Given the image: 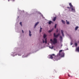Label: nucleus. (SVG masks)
Returning a JSON list of instances; mask_svg holds the SVG:
<instances>
[{
	"instance_id": "f257e3e1",
	"label": "nucleus",
	"mask_w": 79,
	"mask_h": 79,
	"mask_svg": "<svg viewBox=\"0 0 79 79\" xmlns=\"http://www.w3.org/2000/svg\"><path fill=\"white\" fill-rule=\"evenodd\" d=\"M63 50H60L59 51V53L57 55V57H56L55 58H56V60H59L60 57H63L64 56V53L62 52Z\"/></svg>"
},
{
	"instance_id": "f03ea898",
	"label": "nucleus",
	"mask_w": 79,
	"mask_h": 79,
	"mask_svg": "<svg viewBox=\"0 0 79 79\" xmlns=\"http://www.w3.org/2000/svg\"><path fill=\"white\" fill-rule=\"evenodd\" d=\"M49 56H50V58L51 59H53L54 61H58V60H56V58H55V57H57V56H56L54 54L49 55Z\"/></svg>"
},
{
	"instance_id": "7ed1b4c3",
	"label": "nucleus",
	"mask_w": 79,
	"mask_h": 79,
	"mask_svg": "<svg viewBox=\"0 0 79 79\" xmlns=\"http://www.w3.org/2000/svg\"><path fill=\"white\" fill-rule=\"evenodd\" d=\"M69 5L70 6V7L71 8V11H72V12H76L75 7H73V6L72 5L71 3H69Z\"/></svg>"
},
{
	"instance_id": "20e7f679",
	"label": "nucleus",
	"mask_w": 79,
	"mask_h": 79,
	"mask_svg": "<svg viewBox=\"0 0 79 79\" xmlns=\"http://www.w3.org/2000/svg\"><path fill=\"white\" fill-rule=\"evenodd\" d=\"M57 39L56 38H54L53 39V41L52 43L53 44H56L57 43Z\"/></svg>"
},
{
	"instance_id": "39448f33",
	"label": "nucleus",
	"mask_w": 79,
	"mask_h": 79,
	"mask_svg": "<svg viewBox=\"0 0 79 79\" xmlns=\"http://www.w3.org/2000/svg\"><path fill=\"white\" fill-rule=\"evenodd\" d=\"M60 34L59 33L58 34L56 35V34L54 33V37H56V38H57V37L60 35Z\"/></svg>"
},
{
	"instance_id": "423d86ee",
	"label": "nucleus",
	"mask_w": 79,
	"mask_h": 79,
	"mask_svg": "<svg viewBox=\"0 0 79 79\" xmlns=\"http://www.w3.org/2000/svg\"><path fill=\"white\" fill-rule=\"evenodd\" d=\"M64 31L63 30H61V33L62 34V35L63 37H64V33H63Z\"/></svg>"
},
{
	"instance_id": "0eeeda50",
	"label": "nucleus",
	"mask_w": 79,
	"mask_h": 79,
	"mask_svg": "<svg viewBox=\"0 0 79 79\" xmlns=\"http://www.w3.org/2000/svg\"><path fill=\"white\" fill-rule=\"evenodd\" d=\"M39 23V22H37L35 23V27H36L37 26V25Z\"/></svg>"
},
{
	"instance_id": "6e6552de",
	"label": "nucleus",
	"mask_w": 79,
	"mask_h": 79,
	"mask_svg": "<svg viewBox=\"0 0 79 79\" xmlns=\"http://www.w3.org/2000/svg\"><path fill=\"white\" fill-rule=\"evenodd\" d=\"M29 35L30 37L31 36V35H32L31 34V31H30V30H29Z\"/></svg>"
},
{
	"instance_id": "1a4fd4ad",
	"label": "nucleus",
	"mask_w": 79,
	"mask_h": 79,
	"mask_svg": "<svg viewBox=\"0 0 79 79\" xmlns=\"http://www.w3.org/2000/svg\"><path fill=\"white\" fill-rule=\"evenodd\" d=\"M56 17H54L53 19V21H55V20H56Z\"/></svg>"
},
{
	"instance_id": "9d476101",
	"label": "nucleus",
	"mask_w": 79,
	"mask_h": 79,
	"mask_svg": "<svg viewBox=\"0 0 79 79\" xmlns=\"http://www.w3.org/2000/svg\"><path fill=\"white\" fill-rule=\"evenodd\" d=\"M47 37V35L45 34H44L43 35V38L45 39L46 37Z\"/></svg>"
},
{
	"instance_id": "9b49d317",
	"label": "nucleus",
	"mask_w": 79,
	"mask_h": 79,
	"mask_svg": "<svg viewBox=\"0 0 79 79\" xmlns=\"http://www.w3.org/2000/svg\"><path fill=\"white\" fill-rule=\"evenodd\" d=\"M53 31V28H52L51 30H49L48 31V32H51L52 31Z\"/></svg>"
},
{
	"instance_id": "f8f14e48",
	"label": "nucleus",
	"mask_w": 79,
	"mask_h": 79,
	"mask_svg": "<svg viewBox=\"0 0 79 79\" xmlns=\"http://www.w3.org/2000/svg\"><path fill=\"white\" fill-rule=\"evenodd\" d=\"M61 21L62 23H63V24H65V22L64 21V20H62Z\"/></svg>"
},
{
	"instance_id": "ddd939ff",
	"label": "nucleus",
	"mask_w": 79,
	"mask_h": 79,
	"mask_svg": "<svg viewBox=\"0 0 79 79\" xmlns=\"http://www.w3.org/2000/svg\"><path fill=\"white\" fill-rule=\"evenodd\" d=\"M78 28L79 27H76L75 28V30L76 31L77 30Z\"/></svg>"
},
{
	"instance_id": "4468645a",
	"label": "nucleus",
	"mask_w": 79,
	"mask_h": 79,
	"mask_svg": "<svg viewBox=\"0 0 79 79\" xmlns=\"http://www.w3.org/2000/svg\"><path fill=\"white\" fill-rule=\"evenodd\" d=\"M74 44H75V47H77V43H74Z\"/></svg>"
},
{
	"instance_id": "2eb2a0df",
	"label": "nucleus",
	"mask_w": 79,
	"mask_h": 79,
	"mask_svg": "<svg viewBox=\"0 0 79 79\" xmlns=\"http://www.w3.org/2000/svg\"><path fill=\"white\" fill-rule=\"evenodd\" d=\"M52 23V21H50L49 22H48V23L49 24H51Z\"/></svg>"
},
{
	"instance_id": "dca6fc26",
	"label": "nucleus",
	"mask_w": 79,
	"mask_h": 79,
	"mask_svg": "<svg viewBox=\"0 0 79 79\" xmlns=\"http://www.w3.org/2000/svg\"><path fill=\"white\" fill-rule=\"evenodd\" d=\"M47 38L45 39V44H47Z\"/></svg>"
},
{
	"instance_id": "f3484780",
	"label": "nucleus",
	"mask_w": 79,
	"mask_h": 79,
	"mask_svg": "<svg viewBox=\"0 0 79 79\" xmlns=\"http://www.w3.org/2000/svg\"><path fill=\"white\" fill-rule=\"evenodd\" d=\"M75 52H79V50H76Z\"/></svg>"
},
{
	"instance_id": "a211bd4d",
	"label": "nucleus",
	"mask_w": 79,
	"mask_h": 79,
	"mask_svg": "<svg viewBox=\"0 0 79 79\" xmlns=\"http://www.w3.org/2000/svg\"><path fill=\"white\" fill-rule=\"evenodd\" d=\"M57 25V24H55V29H56V26Z\"/></svg>"
},
{
	"instance_id": "6ab92c4d",
	"label": "nucleus",
	"mask_w": 79,
	"mask_h": 79,
	"mask_svg": "<svg viewBox=\"0 0 79 79\" xmlns=\"http://www.w3.org/2000/svg\"><path fill=\"white\" fill-rule=\"evenodd\" d=\"M67 8H68V9H69V10H70V9H71V7H67Z\"/></svg>"
},
{
	"instance_id": "aec40b11",
	"label": "nucleus",
	"mask_w": 79,
	"mask_h": 79,
	"mask_svg": "<svg viewBox=\"0 0 79 79\" xmlns=\"http://www.w3.org/2000/svg\"><path fill=\"white\" fill-rule=\"evenodd\" d=\"M67 24H69V22H67Z\"/></svg>"
},
{
	"instance_id": "412c9836",
	"label": "nucleus",
	"mask_w": 79,
	"mask_h": 79,
	"mask_svg": "<svg viewBox=\"0 0 79 79\" xmlns=\"http://www.w3.org/2000/svg\"><path fill=\"white\" fill-rule=\"evenodd\" d=\"M20 24L21 26H22V22H20Z\"/></svg>"
},
{
	"instance_id": "4be33fe9",
	"label": "nucleus",
	"mask_w": 79,
	"mask_h": 79,
	"mask_svg": "<svg viewBox=\"0 0 79 79\" xmlns=\"http://www.w3.org/2000/svg\"><path fill=\"white\" fill-rule=\"evenodd\" d=\"M50 41H51V42H52V43H53V40H52V39H51L50 40Z\"/></svg>"
},
{
	"instance_id": "5701e85b",
	"label": "nucleus",
	"mask_w": 79,
	"mask_h": 79,
	"mask_svg": "<svg viewBox=\"0 0 79 79\" xmlns=\"http://www.w3.org/2000/svg\"><path fill=\"white\" fill-rule=\"evenodd\" d=\"M68 76L69 77H73V76H70V75H69V74H68Z\"/></svg>"
},
{
	"instance_id": "b1692460",
	"label": "nucleus",
	"mask_w": 79,
	"mask_h": 79,
	"mask_svg": "<svg viewBox=\"0 0 79 79\" xmlns=\"http://www.w3.org/2000/svg\"><path fill=\"white\" fill-rule=\"evenodd\" d=\"M50 48H51V49H52V48H53V47L52 46V47L51 48L50 47Z\"/></svg>"
},
{
	"instance_id": "393cba45",
	"label": "nucleus",
	"mask_w": 79,
	"mask_h": 79,
	"mask_svg": "<svg viewBox=\"0 0 79 79\" xmlns=\"http://www.w3.org/2000/svg\"><path fill=\"white\" fill-rule=\"evenodd\" d=\"M56 32H58V29H56Z\"/></svg>"
},
{
	"instance_id": "a878e982",
	"label": "nucleus",
	"mask_w": 79,
	"mask_h": 79,
	"mask_svg": "<svg viewBox=\"0 0 79 79\" xmlns=\"http://www.w3.org/2000/svg\"><path fill=\"white\" fill-rule=\"evenodd\" d=\"M76 50H79V47L77 48L76 49Z\"/></svg>"
},
{
	"instance_id": "bb28decb",
	"label": "nucleus",
	"mask_w": 79,
	"mask_h": 79,
	"mask_svg": "<svg viewBox=\"0 0 79 79\" xmlns=\"http://www.w3.org/2000/svg\"><path fill=\"white\" fill-rule=\"evenodd\" d=\"M60 39H62V36H60Z\"/></svg>"
},
{
	"instance_id": "cd10ccee",
	"label": "nucleus",
	"mask_w": 79,
	"mask_h": 79,
	"mask_svg": "<svg viewBox=\"0 0 79 79\" xmlns=\"http://www.w3.org/2000/svg\"><path fill=\"white\" fill-rule=\"evenodd\" d=\"M22 32L23 33H24V31H23V30H22Z\"/></svg>"
},
{
	"instance_id": "c85d7f7f",
	"label": "nucleus",
	"mask_w": 79,
	"mask_h": 79,
	"mask_svg": "<svg viewBox=\"0 0 79 79\" xmlns=\"http://www.w3.org/2000/svg\"><path fill=\"white\" fill-rule=\"evenodd\" d=\"M42 31V30H40V32Z\"/></svg>"
},
{
	"instance_id": "c756f323",
	"label": "nucleus",
	"mask_w": 79,
	"mask_h": 79,
	"mask_svg": "<svg viewBox=\"0 0 79 79\" xmlns=\"http://www.w3.org/2000/svg\"><path fill=\"white\" fill-rule=\"evenodd\" d=\"M43 43H44V42H45V41H44V40H43Z\"/></svg>"
},
{
	"instance_id": "7c9ffc66",
	"label": "nucleus",
	"mask_w": 79,
	"mask_h": 79,
	"mask_svg": "<svg viewBox=\"0 0 79 79\" xmlns=\"http://www.w3.org/2000/svg\"><path fill=\"white\" fill-rule=\"evenodd\" d=\"M42 28L41 27L40 28V30H42Z\"/></svg>"
},
{
	"instance_id": "2f4dec72",
	"label": "nucleus",
	"mask_w": 79,
	"mask_h": 79,
	"mask_svg": "<svg viewBox=\"0 0 79 79\" xmlns=\"http://www.w3.org/2000/svg\"><path fill=\"white\" fill-rule=\"evenodd\" d=\"M66 21L67 22H68V20H66Z\"/></svg>"
},
{
	"instance_id": "473e14b6",
	"label": "nucleus",
	"mask_w": 79,
	"mask_h": 79,
	"mask_svg": "<svg viewBox=\"0 0 79 79\" xmlns=\"http://www.w3.org/2000/svg\"><path fill=\"white\" fill-rule=\"evenodd\" d=\"M8 2H10V0H8Z\"/></svg>"
},
{
	"instance_id": "72a5a7b5",
	"label": "nucleus",
	"mask_w": 79,
	"mask_h": 79,
	"mask_svg": "<svg viewBox=\"0 0 79 79\" xmlns=\"http://www.w3.org/2000/svg\"><path fill=\"white\" fill-rule=\"evenodd\" d=\"M72 44H71V45H72Z\"/></svg>"
}]
</instances>
